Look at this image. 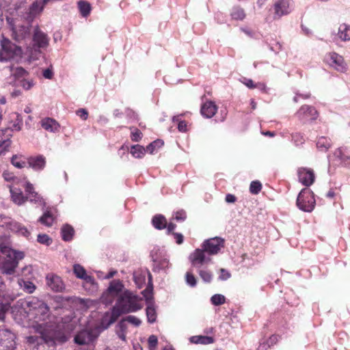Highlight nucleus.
I'll use <instances>...</instances> for the list:
<instances>
[{"label": "nucleus", "instance_id": "39", "mask_svg": "<svg viewBox=\"0 0 350 350\" xmlns=\"http://www.w3.org/2000/svg\"><path fill=\"white\" fill-rule=\"evenodd\" d=\"M74 229L69 225H65L62 228V239L66 241H69L72 239Z\"/></svg>", "mask_w": 350, "mask_h": 350}, {"label": "nucleus", "instance_id": "11", "mask_svg": "<svg viewBox=\"0 0 350 350\" xmlns=\"http://www.w3.org/2000/svg\"><path fill=\"white\" fill-rule=\"evenodd\" d=\"M73 271L77 278L84 280L83 286L85 289L92 292L97 289V284L94 278L88 275L85 269L81 265H74Z\"/></svg>", "mask_w": 350, "mask_h": 350}, {"label": "nucleus", "instance_id": "48", "mask_svg": "<svg viewBox=\"0 0 350 350\" xmlns=\"http://www.w3.org/2000/svg\"><path fill=\"white\" fill-rule=\"evenodd\" d=\"M18 84L24 90H29L34 85V82L32 79L24 78L18 81Z\"/></svg>", "mask_w": 350, "mask_h": 350}, {"label": "nucleus", "instance_id": "30", "mask_svg": "<svg viewBox=\"0 0 350 350\" xmlns=\"http://www.w3.org/2000/svg\"><path fill=\"white\" fill-rule=\"evenodd\" d=\"M2 176L5 181L11 183L10 185H13L14 187L18 185L20 183L24 184L23 178L21 180L20 178L14 176L12 172L5 171L3 172Z\"/></svg>", "mask_w": 350, "mask_h": 350}, {"label": "nucleus", "instance_id": "18", "mask_svg": "<svg viewBox=\"0 0 350 350\" xmlns=\"http://www.w3.org/2000/svg\"><path fill=\"white\" fill-rule=\"evenodd\" d=\"M11 131L9 128L0 130V154H4L11 144Z\"/></svg>", "mask_w": 350, "mask_h": 350}, {"label": "nucleus", "instance_id": "21", "mask_svg": "<svg viewBox=\"0 0 350 350\" xmlns=\"http://www.w3.org/2000/svg\"><path fill=\"white\" fill-rule=\"evenodd\" d=\"M46 283L53 291L59 292L64 288V283L61 278L54 274L47 275Z\"/></svg>", "mask_w": 350, "mask_h": 350}, {"label": "nucleus", "instance_id": "27", "mask_svg": "<svg viewBox=\"0 0 350 350\" xmlns=\"http://www.w3.org/2000/svg\"><path fill=\"white\" fill-rule=\"evenodd\" d=\"M11 163L18 169H23L28 165V157L22 154H14L11 158Z\"/></svg>", "mask_w": 350, "mask_h": 350}, {"label": "nucleus", "instance_id": "22", "mask_svg": "<svg viewBox=\"0 0 350 350\" xmlns=\"http://www.w3.org/2000/svg\"><path fill=\"white\" fill-rule=\"evenodd\" d=\"M41 126L46 131L51 133H57L59 131L60 125L54 119L51 118H43L40 121Z\"/></svg>", "mask_w": 350, "mask_h": 350}, {"label": "nucleus", "instance_id": "58", "mask_svg": "<svg viewBox=\"0 0 350 350\" xmlns=\"http://www.w3.org/2000/svg\"><path fill=\"white\" fill-rule=\"evenodd\" d=\"M170 266V262L168 259L163 258L158 262L157 267L159 269L165 270V269L168 268Z\"/></svg>", "mask_w": 350, "mask_h": 350}, {"label": "nucleus", "instance_id": "5", "mask_svg": "<svg viewBox=\"0 0 350 350\" xmlns=\"http://www.w3.org/2000/svg\"><path fill=\"white\" fill-rule=\"evenodd\" d=\"M1 253L3 258L0 266L1 272L6 275H12L18 267V261L25 257L24 252L5 246L1 247Z\"/></svg>", "mask_w": 350, "mask_h": 350}, {"label": "nucleus", "instance_id": "29", "mask_svg": "<svg viewBox=\"0 0 350 350\" xmlns=\"http://www.w3.org/2000/svg\"><path fill=\"white\" fill-rule=\"evenodd\" d=\"M189 340L194 344L209 345L214 342L213 338L207 336H193Z\"/></svg>", "mask_w": 350, "mask_h": 350}, {"label": "nucleus", "instance_id": "12", "mask_svg": "<svg viewBox=\"0 0 350 350\" xmlns=\"http://www.w3.org/2000/svg\"><path fill=\"white\" fill-rule=\"evenodd\" d=\"M294 8L292 0H275L274 9V18H280L282 16L290 14Z\"/></svg>", "mask_w": 350, "mask_h": 350}, {"label": "nucleus", "instance_id": "37", "mask_svg": "<svg viewBox=\"0 0 350 350\" xmlns=\"http://www.w3.org/2000/svg\"><path fill=\"white\" fill-rule=\"evenodd\" d=\"M146 317L148 322L150 323H153L156 321L157 319V313L156 310L154 307V304H148L147 305L146 309Z\"/></svg>", "mask_w": 350, "mask_h": 350}, {"label": "nucleus", "instance_id": "60", "mask_svg": "<svg viewBox=\"0 0 350 350\" xmlns=\"http://www.w3.org/2000/svg\"><path fill=\"white\" fill-rule=\"evenodd\" d=\"M231 276L230 273L224 269H220V274L219 276V279L221 280H226L230 278Z\"/></svg>", "mask_w": 350, "mask_h": 350}, {"label": "nucleus", "instance_id": "54", "mask_svg": "<svg viewBox=\"0 0 350 350\" xmlns=\"http://www.w3.org/2000/svg\"><path fill=\"white\" fill-rule=\"evenodd\" d=\"M148 342L150 350H154L158 343L157 337L154 335L150 336Z\"/></svg>", "mask_w": 350, "mask_h": 350}, {"label": "nucleus", "instance_id": "36", "mask_svg": "<svg viewBox=\"0 0 350 350\" xmlns=\"http://www.w3.org/2000/svg\"><path fill=\"white\" fill-rule=\"evenodd\" d=\"M146 152V149H145L142 146L140 145H133L131 148V154L135 157L137 159H140L143 157Z\"/></svg>", "mask_w": 350, "mask_h": 350}, {"label": "nucleus", "instance_id": "34", "mask_svg": "<svg viewBox=\"0 0 350 350\" xmlns=\"http://www.w3.org/2000/svg\"><path fill=\"white\" fill-rule=\"evenodd\" d=\"M331 140L325 137H321L317 142V148L323 152L327 151L331 146Z\"/></svg>", "mask_w": 350, "mask_h": 350}, {"label": "nucleus", "instance_id": "26", "mask_svg": "<svg viewBox=\"0 0 350 350\" xmlns=\"http://www.w3.org/2000/svg\"><path fill=\"white\" fill-rule=\"evenodd\" d=\"M337 38L344 42L350 40V25L346 23H342L339 25L338 32L336 33Z\"/></svg>", "mask_w": 350, "mask_h": 350}, {"label": "nucleus", "instance_id": "8", "mask_svg": "<svg viewBox=\"0 0 350 350\" xmlns=\"http://www.w3.org/2000/svg\"><path fill=\"white\" fill-rule=\"evenodd\" d=\"M49 38L46 33L40 30L38 26H36L33 34V46L27 47V53L29 59L36 58L40 53V49L46 48L49 45Z\"/></svg>", "mask_w": 350, "mask_h": 350}, {"label": "nucleus", "instance_id": "10", "mask_svg": "<svg viewBox=\"0 0 350 350\" xmlns=\"http://www.w3.org/2000/svg\"><path fill=\"white\" fill-rule=\"evenodd\" d=\"M324 62L335 70L345 73L348 70V66L343 57L335 52L327 53L324 57Z\"/></svg>", "mask_w": 350, "mask_h": 350}, {"label": "nucleus", "instance_id": "52", "mask_svg": "<svg viewBox=\"0 0 350 350\" xmlns=\"http://www.w3.org/2000/svg\"><path fill=\"white\" fill-rule=\"evenodd\" d=\"M37 241L38 243L46 245H49L52 243V239L45 234H38Z\"/></svg>", "mask_w": 350, "mask_h": 350}, {"label": "nucleus", "instance_id": "51", "mask_svg": "<svg viewBox=\"0 0 350 350\" xmlns=\"http://www.w3.org/2000/svg\"><path fill=\"white\" fill-rule=\"evenodd\" d=\"M130 129L131 131V138L132 141L139 142L142 137V132L137 129H135L133 127H131Z\"/></svg>", "mask_w": 350, "mask_h": 350}, {"label": "nucleus", "instance_id": "2", "mask_svg": "<svg viewBox=\"0 0 350 350\" xmlns=\"http://www.w3.org/2000/svg\"><path fill=\"white\" fill-rule=\"evenodd\" d=\"M21 306L27 321L32 322L33 327L38 329H43V328L49 327L46 321L51 315L50 308L43 300L36 297H31L24 300Z\"/></svg>", "mask_w": 350, "mask_h": 350}, {"label": "nucleus", "instance_id": "15", "mask_svg": "<svg viewBox=\"0 0 350 350\" xmlns=\"http://www.w3.org/2000/svg\"><path fill=\"white\" fill-rule=\"evenodd\" d=\"M23 182L24 184L23 185L27 194L26 200H29L31 202L37 203L40 205L44 204L42 197L35 191L33 185L27 181L25 177L23 178Z\"/></svg>", "mask_w": 350, "mask_h": 350}, {"label": "nucleus", "instance_id": "6", "mask_svg": "<svg viewBox=\"0 0 350 350\" xmlns=\"http://www.w3.org/2000/svg\"><path fill=\"white\" fill-rule=\"evenodd\" d=\"M0 62H18L21 59L23 55L21 47L12 43L3 34L0 38Z\"/></svg>", "mask_w": 350, "mask_h": 350}, {"label": "nucleus", "instance_id": "7", "mask_svg": "<svg viewBox=\"0 0 350 350\" xmlns=\"http://www.w3.org/2000/svg\"><path fill=\"white\" fill-rule=\"evenodd\" d=\"M12 32V38L18 43L26 42L31 38V23L27 21L26 23H23L21 20L16 18L12 19L7 17Z\"/></svg>", "mask_w": 350, "mask_h": 350}, {"label": "nucleus", "instance_id": "19", "mask_svg": "<svg viewBox=\"0 0 350 350\" xmlns=\"http://www.w3.org/2000/svg\"><path fill=\"white\" fill-rule=\"evenodd\" d=\"M10 231L18 237H23L27 240L31 238V229L27 228V227L18 221L12 223Z\"/></svg>", "mask_w": 350, "mask_h": 350}, {"label": "nucleus", "instance_id": "62", "mask_svg": "<svg viewBox=\"0 0 350 350\" xmlns=\"http://www.w3.org/2000/svg\"><path fill=\"white\" fill-rule=\"evenodd\" d=\"M76 113L83 120H86L88 117V113L85 109H79L76 111Z\"/></svg>", "mask_w": 350, "mask_h": 350}, {"label": "nucleus", "instance_id": "24", "mask_svg": "<svg viewBox=\"0 0 350 350\" xmlns=\"http://www.w3.org/2000/svg\"><path fill=\"white\" fill-rule=\"evenodd\" d=\"M93 340V335L88 330H82L75 337V342L80 345H88Z\"/></svg>", "mask_w": 350, "mask_h": 350}, {"label": "nucleus", "instance_id": "17", "mask_svg": "<svg viewBox=\"0 0 350 350\" xmlns=\"http://www.w3.org/2000/svg\"><path fill=\"white\" fill-rule=\"evenodd\" d=\"M297 174L299 182L306 187L310 186L314 181V174L311 169L305 167L299 168Z\"/></svg>", "mask_w": 350, "mask_h": 350}, {"label": "nucleus", "instance_id": "57", "mask_svg": "<svg viewBox=\"0 0 350 350\" xmlns=\"http://www.w3.org/2000/svg\"><path fill=\"white\" fill-rule=\"evenodd\" d=\"M334 155L335 157L338 158L342 162H345L346 159H348V157L345 155L342 148L336 149L334 152Z\"/></svg>", "mask_w": 350, "mask_h": 350}, {"label": "nucleus", "instance_id": "42", "mask_svg": "<svg viewBox=\"0 0 350 350\" xmlns=\"http://www.w3.org/2000/svg\"><path fill=\"white\" fill-rule=\"evenodd\" d=\"M16 221L13 220L12 219H11L10 217H9L6 215H0V226L5 227V228L9 229L10 230L12 228V223L16 222Z\"/></svg>", "mask_w": 350, "mask_h": 350}, {"label": "nucleus", "instance_id": "53", "mask_svg": "<svg viewBox=\"0 0 350 350\" xmlns=\"http://www.w3.org/2000/svg\"><path fill=\"white\" fill-rule=\"evenodd\" d=\"M14 115L16 116V120L13 124L12 128L10 129L11 132L12 131H14H14H20L21 129V126H22V124H23V121H22V118H21V116L18 114H16V113H15Z\"/></svg>", "mask_w": 350, "mask_h": 350}, {"label": "nucleus", "instance_id": "63", "mask_svg": "<svg viewBox=\"0 0 350 350\" xmlns=\"http://www.w3.org/2000/svg\"><path fill=\"white\" fill-rule=\"evenodd\" d=\"M279 340V337L277 335H272L267 340V345L271 347L275 345Z\"/></svg>", "mask_w": 350, "mask_h": 350}, {"label": "nucleus", "instance_id": "61", "mask_svg": "<svg viewBox=\"0 0 350 350\" xmlns=\"http://www.w3.org/2000/svg\"><path fill=\"white\" fill-rule=\"evenodd\" d=\"M310 96V94L309 93L306 94H298L296 93L295 96L293 98V100L295 103H297L300 99H307Z\"/></svg>", "mask_w": 350, "mask_h": 350}, {"label": "nucleus", "instance_id": "49", "mask_svg": "<svg viewBox=\"0 0 350 350\" xmlns=\"http://www.w3.org/2000/svg\"><path fill=\"white\" fill-rule=\"evenodd\" d=\"M27 72L22 67H18L15 69L13 72L14 76L17 79L18 82L21 80V79L25 78L27 75Z\"/></svg>", "mask_w": 350, "mask_h": 350}, {"label": "nucleus", "instance_id": "56", "mask_svg": "<svg viewBox=\"0 0 350 350\" xmlns=\"http://www.w3.org/2000/svg\"><path fill=\"white\" fill-rule=\"evenodd\" d=\"M186 217L185 211L180 210L175 213L174 219L178 221H183Z\"/></svg>", "mask_w": 350, "mask_h": 350}, {"label": "nucleus", "instance_id": "16", "mask_svg": "<svg viewBox=\"0 0 350 350\" xmlns=\"http://www.w3.org/2000/svg\"><path fill=\"white\" fill-rule=\"evenodd\" d=\"M49 2L47 0H36L29 7L27 16V21L31 23L38 15L40 14L45 5Z\"/></svg>", "mask_w": 350, "mask_h": 350}, {"label": "nucleus", "instance_id": "46", "mask_svg": "<svg viewBox=\"0 0 350 350\" xmlns=\"http://www.w3.org/2000/svg\"><path fill=\"white\" fill-rule=\"evenodd\" d=\"M163 145V142L161 140H156L150 144L146 147V151L150 154H153L154 152L161 147Z\"/></svg>", "mask_w": 350, "mask_h": 350}, {"label": "nucleus", "instance_id": "35", "mask_svg": "<svg viewBox=\"0 0 350 350\" xmlns=\"http://www.w3.org/2000/svg\"><path fill=\"white\" fill-rule=\"evenodd\" d=\"M18 284L19 286L27 293H32L36 289V286L33 282L29 281L18 280Z\"/></svg>", "mask_w": 350, "mask_h": 350}, {"label": "nucleus", "instance_id": "44", "mask_svg": "<svg viewBox=\"0 0 350 350\" xmlns=\"http://www.w3.org/2000/svg\"><path fill=\"white\" fill-rule=\"evenodd\" d=\"M14 298H10L9 300H7L5 303L3 302V300H0L1 302L0 303V320H3L5 318V312L10 308V301H12Z\"/></svg>", "mask_w": 350, "mask_h": 350}, {"label": "nucleus", "instance_id": "32", "mask_svg": "<svg viewBox=\"0 0 350 350\" xmlns=\"http://www.w3.org/2000/svg\"><path fill=\"white\" fill-rule=\"evenodd\" d=\"M198 269V274L201 279L206 283H209L213 280L212 273L205 267H202V265H200L198 267H196Z\"/></svg>", "mask_w": 350, "mask_h": 350}, {"label": "nucleus", "instance_id": "38", "mask_svg": "<svg viewBox=\"0 0 350 350\" xmlns=\"http://www.w3.org/2000/svg\"><path fill=\"white\" fill-rule=\"evenodd\" d=\"M78 8L81 14L83 17H87L91 11L90 4L85 1H80L78 2Z\"/></svg>", "mask_w": 350, "mask_h": 350}, {"label": "nucleus", "instance_id": "1", "mask_svg": "<svg viewBox=\"0 0 350 350\" xmlns=\"http://www.w3.org/2000/svg\"><path fill=\"white\" fill-rule=\"evenodd\" d=\"M102 303L111 304L115 300L111 312H106L103 317L102 324L108 327L113 323L122 314L134 312L142 308V298L132 291L126 289L120 280H113L100 297Z\"/></svg>", "mask_w": 350, "mask_h": 350}, {"label": "nucleus", "instance_id": "47", "mask_svg": "<svg viewBox=\"0 0 350 350\" xmlns=\"http://www.w3.org/2000/svg\"><path fill=\"white\" fill-rule=\"evenodd\" d=\"M262 189V184L258 180L252 181L250 185V191L251 193L256 195Z\"/></svg>", "mask_w": 350, "mask_h": 350}, {"label": "nucleus", "instance_id": "28", "mask_svg": "<svg viewBox=\"0 0 350 350\" xmlns=\"http://www.w3.org/2000/svg\"><path fill=\"white\" fill-rule=\"evenodd\" d=\"M146 274L148 275L149 280H151V275L146 271H136L133 273V280L137 288H141L146 282Z\"/></svg>", "mask_w": 350, "mask_h": 350}, {"label": "nucleus", "instance_id": "3", "mask_svg": "<svg viewBox=\"0 0 350 350\" xmlns=\"http://www.w3.org/2000/svg\"><path fill=\"white\" fill-rule=\"evenodd\" d=\"M38 330L41 336L28 337L26 350H48L51 347H54L57 343L67 340L65 332L59 327L51 325L48 328Z\"/></svg>", "mask_w": 350, "mask_h": 350}, {"label": "nucleus", "instance_id": "14", "mask_svg": "<svg viewBox=\"0 0 350 350\" xmlns=\"http://www.w3.org/2000/svg\"><path fill=\"white\" fill-rule=\"evenodd\" d=\"M318 116V112L314 107L306 105L301 106L296 113L297 118L304 123L316 120Z\"/></svg>", "mask_w": 350, "mask_h": 350}, {"label": "nucleus", "instance_id": "31", "mask_svg": "<svg viewBox=\"0 0 350 350\" xmlns=\"http://www.w3.org/2000/svg\"><path fill=\"white\" fill-rule=\"evenodd\" d=\"M54 220L55 217L53 214L50 211H46L39 218L38 221L46 227H50L53 225Z\"/></svg>", "mask_w": 350, "mask_h": 350}, {"label": "nucleus", "instance_id": "13", "mask_svg": "<svg viewBox=\"0 0 350 350\" xmlns=\"http://www.w3.org/2000/svg\"><path fill=\"white\" fill-rule=\"evenodd\" d=\"M15 338V334L9 329H0V350H14L16 347Z\"/></svg>", "mask_w": 350, "mask_h": 350}, {"label": "nucleus", "instance_id": "64", "mask_svg": "<svg viewBox=\"0 0 350 350\" xmlns=\"http://www.w3.org/2000/svg\"><path fill=\"white\" fill-rule=\"evenodd\" d=\"M174 238L177 244H181L183 242L184 238L183 235L180 233L174 232L173 233Z\"/></svg>", "mask_w": 350, "mask_h": 350}, {"label": "nucleus", "instance_id": "59", "mask_svg": "<svg viewBox=\"0 0 350 350\" xmlns=\"http://www.w3.org/2000/svg\"><path fill=\"white\" fill-rule=\"evenodd\" d=\"M43 77L45 79H51L53 77V72L52 69V66H51L49 68L44 69L42 72Z\"/></svg>", "mask_w": 350, "mask_h": 350}, {"label": "nucleus", "instance_id": "9", "mask_svg": "<svg viewBox=\"0 0 350 350\" xmlns=\"http://www.w3.org/2000/svg\"><path fill=\"white\" fill-rule=\"evenodd\" d=\"M316 200L313 192L308 189H303L297 198V207L304 211L310 213L314 208Z\"/></svg>", "mask_w": 350, "mask_h": 350}, {"label": "nucleus", "instance_id": "55", "mask_svg": "<svg viewBox=\"0 0 350 350\" xmlns=\"http://www.w3.org/2000/svg\"><path fill=\"white\" fill-rule=\"evenodd\" d=\"M124 321H127L135 326H139L140 325L142 321L139 319L137 318L135 316H132V315H129L128 317H126L124 319Z\"/></svg>", "mask_w": 350, "mask_h": 350}, {"label": "nucleus", "instance_id": "33", "mask_svg": "<svg viewBox=\"0 0 350 350\" xmlns=\"http://www.w3.org/2000/svg\"><path fill=\"white\" fill-rule=\"evenodd\" d=\"M152 223L154 227L159 230L163 229L167 226L166 219L162 215H155L152 219Z\"/></svg>", "mask_w": 350, "mask_h": 350}, {"label": "nucleus", "instance_id": "23", "mask_svg": "<svg viewBox=\"0 0 350 350\" xmlns=\"http://www.w3.org/2000/svg\"><path fill=\"white\" fill-rule=\"evenodd\" d=\"M201 114L206 118H212L217 111V107L213 101H207L204 103L201 107Z\"/></svg>", "mask_w": 350, "mask_h": 350}, {"label": "nucleus", "instance_id": "20", "mask_svg": "<svg viewBox=\"0 0 350 350\" xmlns=\"http://www.w3.org/2000/svg\"><path fill=\"white\" fill-rule=\"evenodd\" d=\"M46 165V159L43 155L28 157V166L35 171L42 170Z\"/></svg>", "mask_w": 350, "mask_h": 350}, {"label": "nucleus", "instance_id": "45", "mask_svg": "<svg viewBox=\"0 0 350 350\" xmlns=\"http://www.w3.org/2000/svg\"><path fill=\"white\" fill-rule=\"evenodd\" d=\"M211 302L214 306H220L226 302V297L221 294H215L211 298Z\"/></svg>", "mask_w": 350, "mask_h": 350}, {"label": "nucleus", "instance_id": "43", "mask_svg": "<svg viewBox=\"0 0 350 350\" xmlns=\"http://www.w3.org/2000/svg\"><path fill=\"white\" fill-rule=\"evenodd\" d=\"M292 142L296 146H301L305 142L304 135L300 133H295L291 135Z\"/></svg>", "mask_w": 350, "mask_h": 350}, {"label": "nucleus", "instance_id": "4", "mask_svg": "<svg viewBox=\"0 0 350 350\" xmlns=\"http://www.w3.org/2000/svg\"><path fill=\"white\" fill-rule=\"evenodd\" d=\"M224 246V241L219 237H214L203 242L201 248L192 252L189 259L193 267L206 265L211 261L209 256L217 254Z\"/></svg>", "mask_w": 350, "mask_h": 350}, {"label": "nucleus", "instance_id": "25", "mask_svg": "<svg viewBox=\"0 0 350 350\" xmlns=\"http://www.w3.org/2000/svg\"><path fill=\"white\" fill-rule=\"evenodd\" d=\"M9 188L12 200L15 204L21 205L26 201V197L24 196L20 189H17L13 185H9Z\"/></svg>", "mask_w": 350, "mask_h": 350}, {"label": "nucleus", "instance_id": "40", "mask_svg": "<svg viewBox=\"0 0 350 350\" xmlns=\"http://www.w3.org/2000/svg\"><path fill=\"white\" fill-rule=\"evenodd\" d=\"M152 284L149 282L148 287L142 291L144 297L146 299L147 305L153 304L152 302Z\"/></svg>", "mask_w": 350, "mask_h": 350}, {"label": "nucleus", "instance_id": "41", "mask_svg": "<svg viewBox=\"0 0 350 350\" xmlns=\"http://www.w3.org/2000/svg\"><path fill=\"white\" fill-rule=\"evenodd\" d=\"M231 16L235 20H243L245 17V14L243 8L235 7L232 10Z\"/></svg>", "mask_w": 350, "mask_h": 350}, {"label": "nucleus", "instance_id": "50", "mask_svg": "<svg viewBox=\"0 0 350 350\" xmlns=\"http://www.w3.org/2000/svg\"><path fill=\"white\" fill-rule=\"evenodd\" d=\"M185 280L187 285L191 287L196 286L197 280L193 273L187 271L185 274Z\"/></svg>", "mask_w": 350, "mask_h": 350}]
</instances>
